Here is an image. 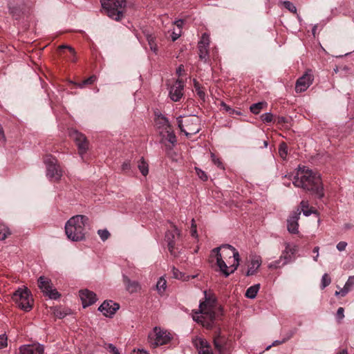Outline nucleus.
<instances>
[{"instance_id": "obj_3", "label": "nucleus", "mask_w": 354, "mask_h": 354, "mask_svg": "<svg viewBox=\"0 0 354 354\" xmlns=\"http://www.w3.org/2000/svg\"><path fill=\"white\" fill-rule=\"evenodd\" d=\"M218 308L215 295L210 290H205L204 301L200 302L198 310L193 312L192 318L203 326L211 328L213 327Z\"/></svg>"}, {"instance_id": "obj_17", "label": "nucleus", "mask_w": 354, "mask_h": 354, "mask_svg": "<svg viewBox=\"0 0 354 354\" xmlns=\"http://www.w3.org/2000/svg\"><path fill=\"white\" fill-rule=\"evenodd\" d=\"M184 83L181 80H176L170 87L169 95L174 102H178L183 95Z\"/></svg>"}, {"instance_id": "obj_24", "label": "nucleus", "mask_w": 354, "mask_h": 354, "mask_svg": "<svg viewBox=\"0 0 354 354\" xmlns=\"http://www.w3.org/2000/svg\"><path fill=\"white\" fill-rule=\"evenodd\" d=\"M261 258L260 257H255L251 260L250 265L248 269L246 274L248 276L253 275L256 273L258 268L261 265Z\"/></svg>"}, {"instance_id": "obj_21", "label": "nucleus", "mask_w": 354, "mask_h": 354, "mask_svg": "<svg viewBox=\"0 0 354 354\" xmlns=\"http://www.w3.org/2000/svg\"><path fill=\"white\" fill-rule=\"evenodd\" d=\"M80 297L84 308L92 305L97 301L96 295L93 292L88 290H80Z\"/></svg>"}, {"instance_id": "obj_47", "label": "nucleus", "mask_w": 354, "mask_h": 354, "mask_svg": "<svg viewBox=\"0 0 354 354\" xmlns=\"http://www.w3.org/2000/svg\"><path fill=\"white\" fill-rule=\"evenodd\" d=\"M346 286L348 287L350 290L354 288V276L348 277L347 281L345 283Z\"/></svg>"}, {"instance_id": "obj_31", "label": "nucleus", "mask_w": 354, "mask_h": 354, "mask_svg": "<svg viewBox=\"0 0 354 354\" xmlns=\"http://www.w3.org/2000/svg\"><path fill=\"white\" fill-rule=\"evenodd\" d=\"M167 288V281L163 277H160L156 283V290L159 294L164 293Z\"/></svg>"}, {"instance_id": "obj_12", "label": "nucleus", "mask_w": 354, "mask_h": 354, "mask_svg": "<svg viewBox=\"0 0 354 354\" xmlns=\"http://www.w3.org/2000/svg\"><path fill=\"white\" fill-rule=\"evenodd\" d=\"M180 238V230L174 225L172 229L168 230L165 234V241L171 255L176 256L178 248H176V242Z\"/></svg>"}, {"instance_id": "obj_1", "label": "nucleus", "mask_w": 354, "mask_h": 354, "mask_svg": "<svg viewBox=\"0 0 354 354\" xmlns=\"http://www.w3.org/2000/svg\"><path fill=\"white\" fill-rule=\"evenodd\" d=\"M209 262L214 263L225 277L232 274L239 266V254L238 251L230 245H223L214 248L209 255Z\"/></svg>"}, {"instance_id": "obj_49", "label": "nucleus", "mask_w": 354, "mask_h": 354, "mask_svg": "<svg viewBox=\"0 0 354 354\" xmlns=\"http://www.w3.org/2000/svg\"><path fill=\"white\" fill-rule=\"evenodd\" d=\"M290 337V336L288 337L287 338H283L282 340H276L274 341L272 345H270L268 346L267 348H266V350H268L270 348H271V346H277V345H279V344H283L284 342H286L289 338Z\"/></svg>"}, {"instance_id": "obj_48", "label": "nucleus", "mask_w": 354, "mask_h": 354, "mask_svg": "<svg viewBox=\"0 0 354 354\" xmlns=\"http://www.w3.org/2000/svg\"><path fill=\"white\" fill-rule=\"evenodd\" d=\"M346 246H347V243L346 242H345V241H340V242H339L337 244L336 248H337V249L339 251L342 252V251L345 250Z\"/></svg>"}, {"instance_id": "obj_60", "label": "nucleus", "mask_w": 354, "mask_h": 354, "mask_svg": "<svg viewBox=\"0 0 354 354\" xmlns=\"http://www.w3.org/2000/svg\"><path fill=\"white\" fill-rule=\"evenodd\" d=\"M179 37H180V33H178V34L174 33L172 35V40L176 41Z\"/></svg>"}, {"instance_id": "obj_57", "label": "nucleus", "mask_w": 354, "mask_h": 354, "mask_svg": "<svg viewBox=\"0 0 354 354\" xmlns=\"http://www.w3.org/2000/svg\"><path fill=\"white\" fill-rule=\"evenodd\" d=\"M191 235L193 236V237H195L196 238L198 234H197V230H196V228H194V229H191Z\"/></svg>"}, {"instance_id": "obj_9", "label": "nucleus", "mask_w": 354, "mask_h": 354, "mask_svg": "<svg viewBox=\"0 0 354 354\" xmlns=\"http://www.w3.org/2000/svg\"><path fill=\"white\" fill-rule=\"evenodd\" d=\"M46 166V176L50 180L58 181L62 176V170L57 164V160L52 156L48 155L44 160Z\"/></svg>"}, {"instance_id": "obj_19", "label": "nucleus", "mask_w": 354, "mask_h": 354, "mask_svg": "<svg viewBox=\"0 0 354 354\" xmlns=\"http://www.w3.org/2000/svg\"><path fill=\"white\" fill-rule=\"evenodd\" d=\"M119 304L111 300L104 301L98 310L106 317H111L119 309Z\"/></svg>"}, {"instance_id": "obj_13", "label": "nucleus", "mask_w": 354, "mask_h": 354, "mask_svg": "<svg viewBox=\"0 0 354 354\" xmlns=\"http://www.w3.org/2000/svg\"><path fill=\"white\" fill-rule=\"evenodd\" d=\"M71 138L76 143L79 154L83 158V155L86 153L88 149V142L86 136L75 129H71L69 132Z\"/></svg>"}, {"instance_id": "obj_45", "label": "nucleus", "mask_w": 354, "mask_h": 354, "mask_svg": "<svg viewBox=\"0 0 354 354\" xmlns=\"http://www.w3.org/2000/svg\"><path fill=\"white\" fill-rule=\"evenodd\" d=\"M195 169H196V174L202 180L205 181L207 180V176L205 171H203V170H201V169H199L198 167H196Z\"/></svg>"}, {"instance_id": "obj_63", "label": "nucleus", "mask_w": 354, "mask_h": 354, "mask_svg": "<svg viewBox=\"0 0 354 354\" xmlns=\"http://www.w3.org/2000/svg\"><path fill=\"white\" fill-rule=\"evenodd\" d=\"M66 315V313H64V314H62L60 313L59 315H57V316L59 317V318H62V317H64L65 315Z\"/></svg>"}, {"instance_id": "obj_38", "label": "nucleus", "mask_w": 354, "mask_h": 354, "mask_svg": "<svg viewBox=\"0 0 354 354\" xmlns=\"http://www.w3.org/2000/svg\"><path fill=\"white\" fill-rule=\"evenodd\" d=\"M261 119L265 123H270L273 120V115L270 112L265 113L261 115Z\"/></svg>"}, {"instance_id": "obj_26", "label": "nucleus", "mask_w": 354, "mask_h": 354, "mask_svg": "<svg viewBox=\"0 0 354 354\" xmlns=\"http://www.w3.org/2000/svg\"><path fill=\"white\" fill-rule=\"evenodd\" d=\"M124 283L127 286V289L130 292H136L138 291L140 288V285L136 281H131L127 278H124Z\"/></svg>"}, {"instance_id": "obj_30", "label": "nucleus", "mask_w": 354, "mask_h": 354, "mask_svg": "<svg viewBox=\"0 0 354 354\" xmlns=\"http://www.w3.org/2000/svg\"><path fill=\"white\" fill-rule=\"evenodd\" d=\"M138 167L143 176H147L149 173L148 163L145 160L144 158H141L138 162Z\"/></svg>"}, {"instance_id": "obj_41", "label": "nucleus", "mask_w": 354, "mask_h": 354, "mask_svg": "<svg viewBox=\"0 0 354 354\" xmlns=\"http://www.w3.org/2000/svg\"><path fill=\"white\" fill-rule=\"evenodd\" d=\"M96 76L92 75L78 84V86L82 88L86 84H91L96 80Z\"/></svg>"}, {"instance_id": "obj_43", "label": "nucleus", "mask_w": 354, "mask_h": 354, "mask_svg": "<svg viewBox=\"0 0 354 354\" xmlns=\"http://www.w3.org/2000/svg\"><path fill=\"white\" fill-rule=\"evenodd\" d=\"M283 5L288 10H290L291 12L295 13L297 11V8L295 6V5L291 3L290 1H286L283 2Z\"/></svg>"}, {"instance_id": "obj_25", "label": "nucleus", "mask_w": 354, "mask_h": 354, "mask_svg": "<svg viewBox=\"0 0 354 354\" xmlns=\"http://www.w3.org/2000/svg\"><path fill=\"white\" fill-rule=\"evenodd\" d=\"M301 209L306 216H309L312 214H315L317 212L316 210H314L312 207H310L309 203L307 201H302L300 203Z\"/></svg>"}, {"instance_id": "obj_59", "label": "nucleus", "mask_w": 354, "mask_h": 354, "mask_svg": "<svg viewBox=\"0 0 354 354\" xmlns=\"http://www.w3.org/2000/svg\"><path fill=\"white\" fill-rule=\"evenodd\" d=\"M0 138L4 140L5 139V136H4V133H3V128L1 127V126L0 125Z\"/></svg>"}, {"instance_id": "obj_20", "label": "nucleus", "mask_w": 354, "mask_h": 354, "mask_svg": "<svg viewBox=\"0 0 354 354\" xmlns=\"http://www.w3.org/2000/svg\"><path fill=\"white\" fill-rule=\"evenodd\" d=\"M193 343L196 347L199 354H214L209 342L201 337H196Z\"/></svg>"}, {"instance_id": "obj_36", "label": "nucleus", "mask_w": 354, "mask_h": 354, "mask_svg": "<svg viewBox=\"0 0 354 354\" xmlns=\"http://www.w3.org/2000/svg\"><path fill=\"white\" fill-rule=\"evenodd\" d=\"M331 282V279L328 274H324L322 278L321 288L324 289Z\"/></svg>"}, {"instance_id": "obj_14", "label": "nucleus", "mask_w": 354, "mask_h": 354, "mask_svg": "<svg viewBox=\"0 0 354 354\" xmlns=\"http://www.w3.org/2000/svg\"><path fill=\"white\" fill-rule=\"evenodd\" d=\"M313 75L310 71L306 72L296 82L295 91L297 93H301L306 91L313 84Z\"/></svg>"}, {"instance_id": "obj_54", "label": "nucleus", "mask_w": 354, "mask_h": 354, "mask_svg": "<svg viewBox=\"0 0 354 354\" xmlns=\"http://www.w3.org/2000/svg\"><path fill=\"white\" fill-rule=\"evenodd\" d=\"M184 71V66L183 65H180L178 68L176 69V73L180 76L181 75L182 73Z\"/></svg>"}, {"instance_id": "obj_4", "label": "nucleus", "mask_w": 354, "mask_h": 354, "mask_svg": "<svg viewBox=\"0 0 354 354\" xmlns=\"http://www.w3.org/2000/svg\"><path fill=\"white\" fill-rule=\"evenodd\" d=\"M88 223V218L84 215L72 216L65 224V232L68 239L73 241H80L84 239L86 226Z\"/></svg>"}, {"instance_id": "obj_7", "label": "nucleus", "mask_w": 354, "mask_h": 354, "mask_svg": "<svg viewBox=\"0 0 354 354\" xmlns=\"http://www.w3.org/2000/svg\"><path fill=\"white\" fill-rule=\"evenodd\" d=\"M171 339L172 335L170 332L158 326L154 327L148 335V342L151 348L167 344Z\"/></svg>"}, {"instance_id": "obj_8", "label": "nucleus", "mask_w": 354, "mask_h": 354, "mask_svg": "<svg viewBox=\"0 0 354 354\" xmlns=\"http://www.w3.org/2000/svg\"><path fill=\"white\" fill-rule=\"evenodd\" d=\"M12 298L21 310L29 311L32 309L33 299L28 288H19L14 292Z\"/></svg>"}, {"instance_id": "obj_64", "label": "nucleus", "mask_w": 354, "mask_h": 354, "mask_svg": "<svg viewBox=\"0 0 354 354\" xmlns=\"http://www.w3.org/2000/svg\"><path fill=\"white\" fill-rule=\"evenodd\" d=\"M318 257H319V254H316V256L314 257V260H315V261H317Z\"/></svg>"}, {"instance_id": "obj_28", "label": "nucleus", "mask_w": 354, "mask_h": 354, "mask_svg": "<svg viewBox=\"0 0 354 354\" xmlns=\"http://www.w3.org/2000/svg\"><path fill=\"white\" fill-rule=\"evenodd\" d=\"M267 106L266 102H260L250 106V110L254 114H259L260 111Z\"/></svg>"}, {"instance_id": "obj_42", "label": "nucleus", "mask_w": 354, "mask_h": 354, "mask_svg": "<svg viewBox=\"0 0 354 354\" xmlns=\"http://www.w3.org/2000/svg\"><path fill=\"white\" fill-rule=\"evenodd\" d=\"M281 261H283V259H281V257H279L278 260L272 261L270 263H269L268 268L270 269H277L281 266H283L282 264L281 265Z\"/></svg>"}, {"instance_id": "obj_44", "label": "nucleus", "mask_w": 354, "mask_h": 354, "mask_svg": "<svg viewBox=\"0 0 354 354\" xmlns=\"http://www.w3.org/2000/svg\"><path fill=\"white\" fill-rule=\"evenodd\" d=\"M350 290H351L349 289V288L344 285V286L339 291H336L335 294L336 296L339 295L341 297H344Z\"/></svg>"}, {"instance_id": "obj_35", "label": "nucleus", "mask_w": 354, "mask_h": 354, "mask_svg": "<svg viewBox=\"0 0 354 354\" xmlns=\"http://www.w3.org/2000/svg\"><path fill=\"white\" fill-rule=\"evenodd\" d=\"M147 39L148 41V44L149 45V47L152 51H153L155 53H157L158 48L157 45L154 41V38L151 35H147Z\"/></svg>"}, {"instance_id": "obj_34", "label": "nucleus", "mask_w": 354, "mask_h": 354, "mask_svg": "<svg viewBox=\"0 0 354 354\" xmlns=\"http://www.w3.org/2000/svg\"><path fill=\"white\" fill-rule=\"evenodd\" d=\"M165 132L167 133L166 140L172 145L175 144L176 142V138L171 128L165 131Z\"/></svg>"}, {"instance_id": "obj_29", "label": "nucleus", "mask_w": 354, "mask_h": 354, "mask_svg": "<svg viewBox=\"0 0 354 354\" xmlns=\"http://www.w3.org/2000/svg\"><path fill=\"white\" fill-rule=\"evenodd\" d=\"M10 234L11 232L9 227L5 223L0 221V241L5 240Z\"/></svg>"}, {"instance_id": "obj_2", "label": "nucleus", "mask_w": 354, "mask_h": 354, "mask_svg": "<svg viewBox=\"0 0 354 354\" xmlns=\"http://www.w3.org/2000/svg\"><path fill=\"white\" fill-rule=\"evenodd\" d=\"M292 183L295 187L310 192L322 198L324 196L320 175L306 167H299L294 176Z\"/></svg>"}, {"instance_id": "obj_18", "label": "nucleus", "mask_w": 354, "mask_h": 354, "mask_svg": "<svg viewBox=\"0 0 354 354\" xmlns=\"http://www.w3.org/2000/svg\"><path fill=\"white\" fill-rule=\"evenodd\" d=\"M301 212L299 209L295 212H293L292 214L289 216L287 220V228L288 231L291 234H298L299 233V223L298 221L299 219Z\"/></svg>"}, {"instance_id": "obj_50", "label": "nucleus", "mask_w": 354, "mask_h": 354, "mask_svg": "<svg viewBox=\"0 0 354 354\" xmlns=\"http://www.w3.org/2000/svg\"><path fill=\"white\" fill-rule=\"evenodd\" d=\"M122 170L124 171H127L130 170L131 169V163L129 160L124 161L122 166H121Z\"/></svg>"}, {"instance_id": "obj_16", "label": "nucleus", "mask_w": 354, "mask_h": 354, "mask_svg": "<svg viewBox=\"0 0 354 354\" xmlns=\"http://www.w3.org/2000/svg\"><path fill=\"white\" fill-rule=\"evenodd\" d=\"M297 250V247L295 245L288 243H285V249L282 251L280 256L281 259H283L282 266H285L291 262L294 259V255Z\"/></svg>"}, {"instance_id": "obj_32", "label": "nucleus", "mask_w": 354, "mask_h": 354, "mask_svg": "<svg viewBox=\"0 0 354 354\" xmlns=\"http://www.w3.org/2000/svg\"><path fill=\"white\" fill-rule=\"evenodd\" d=\"M194 87L198 97L204 100L205 97V91L196 80H194Z\"/></svg>"}, {"instance_id": "obj_5", "label": "nucleus", "mask_w": 354, "mask_h": 354, "mask_svg": "<svg viewBox=\"0 0 354 354\" xmlns=\"http://www.w3.org/2000/svg\"><path fill=\"white\" fill-rule=\"evenodd\" d=\"M103 12L115 21L121 20L124 17L125 0H100Z\"/></svg>"}, {"instance_id": "obj_6", "label": "nucleus", "mask_w": 354, "mask_h": 354, "mask_svg": "<svg viewBox=\"0 0 354 354\" xmlns=\"http://www.w3.org/2000/svg\"><path fill=\"white\" fill-rule=\"evenodd\" d=\"M177 122L180 131L188 138L198 133L201 129L199 119L195 115L180 116L177 118Z\"/></svg>"}, {"instance_id": "obj_15", "label": "nucleus", "mask_w": 354, "mask_h": 354, "mask_svg": "<svg viewBox=\"0 0 354 354\" xmlns=\"http://www.w3.org/2000/svg\"><path fill=\"white\" fill-rule=\"evenodd\" d=\"M209 36L207 33L202 35L201 39L198 44V55L201 60L206 61L208 57V48L209 46Z\"/></svg>"}, {"instance_id": "obj_62", "label": "nucleus", "mask_w": 354, "mask_h": 354, "mask_svg": "<svg viewBox=\"0 0 354 354\" xmlns=\"http://www.w3.org/2000/svg\"><path fill=\"white\" fill-rule=\"evenodd\" d=\"M319 247H317V246L315 247L314 249H313V252L316 253V254H319Z\"/></svg>"}, {"instance_id": "obj_61", "label": "nucleus", "mask_w": 354, "mask_h": 354, "mask_svg": "<svg viewBox=\"0 0 354 354\" xmlns=\"http://www.w3.org/2000/svg\"><path fill=\"white\" fill-rule=\"evenodd\" d=\"M194 228H196V224L195 223V220L193 218L192 220V226H191V229H194Z\"/></svg>"}, {"instance_id": "obj_58", "label": "nucleus", "mask_w": 354, "mask_h": 354, "mask_svg": "<svg viewBox=\"0 0 354 354\" xmlns=\"http://www.w3.org/2000/svg\"><path fill=\"white\" fill-rule=\"evenodd\" d=\"M175 24L178 27L181 28L183 25V20H178L175 21Z\"/></svg>"}, {"instance_id": "obj_56", "label": "nucleus", "mask_w": 354, "mask_h": 354, "mask_svg": "<svg viewBox=\"0 0 354 354\" xmlns=\"http://www.w3.org/2000/svg\"><path fill=\"white\" fill-rule=\"evenodd\" d=\"M61 48H68L69 50V51L71 53V54L73 55H75V50L74 48H73L71 46H60Z\"/></svg>"}, {"instance_id": "obj_39", "label": "nucleus", "mask_w": 354, "mask_h": 354, "mask_svg": "<svg viewBox=\"0 0 354 354\" xmlns=\"http://www.w3.org/2000/svg\"><path fill=\"white\" fill-rule=\"evenodd\" d=\"M221 106L224 110H225L227 112H228L230 114H234V113H236L237 115H240L241 114V113L239 111H236V110L232 109L230 106L226 104L224 102H221Z\"/></svg>"}, {"instance_id": "obj_51", "label": "nucleus", "mask_w": 354, "mask_h": 354, "mask_svg": "<svg viewBox=\"0 0 354 354\" xmlns=\"http://www.w3.org/2000/svg\"><path fill=\"white\" fill-rule=\"evenodd\" d=\"M344 310L342 307H339L337 309L336 316L338 319H342L344 318Z\"/></svg>"}, {"instance_id": "obj_23", "label": "nucleus", "mask_w": 354, "mask_h": 354, "mask_svg": "<svg viewBox=\"0 0 354 354\" xmlns=\"http://www.w3.org/2000/svg\"><path fill=\"white\" fill-rule=\"evenodd\" d=\"M156 125L159 129H162L160 133L162 134L163 131L168 130L171 128L169 122L166 117L162 114L157 115L155 119Z\"/></svg>"}, {"instance_id": "obj_53", "label": "nucleus", "mask_w": 354, "mask_h": 354, "mask_svg": "<svg viewBox=\"0 0 354 354\" xmlns=\"http://www.w3.org/2000/svg\"><path fill=\"white\" fill-rule=\"evenodd\" d=\"M131 354H149L144 349H134Z\"/></svg>"}, {"instance_id": "obj_27", "label": "nucleus", "mask_w": 354, "mask_h": 354, "mask_svg": "<svg viewBox=\"0 0 354 354\" xmlns=\"http://www.w3.org/2000/svg\"><path fill=\"white\" fill-rule=\"evenodd\" d=\"M260 288L259 284H255L249 287L245 292V297L250 299H254L256 297Z\"/></svg>"}, {"instance_id": "obj_11", "label": "nucleus", "mask_w": 354, "mask_h": 354, "mask_svg": "<svg viewBox=\"0 0 354 354\" xmlns=\"http://www.w3.org/2000/svg\"><path fill=\"white\" fill-rule=\"evenodd\" d=\"M38 286L42 292L49 299H57L60 294L53 288L51 281L44 277H40L38 279Z\"/></svg>"}, {"instance_id": "obj_52", "label": "nucleus", "mask_w": 354, "mask_h": 354, "mask_svg": "<svg viewBox=\"0 0 354 354\" xmlns=\"http://www.w3.org/2000/svg\"><path fill=\"white\" fill-rule=\"evenodd\" d=\"M173 274H174V277L176 279H183V274L181 272H180L178 270H176L174 268L173 270Z\"/></svg>"}, {"instance_id": "obj_40", "label": "nucleus", "mask_w": 354, "mask_h": 354, "mask_svg": "<svg viewBox=\"0 0 354 354\" xmlns=\"http://www.w3.org/2000/svg\"><path fill=\"white\" fill-rule=\"evenodd\" d=\"M97 234L100 236V239L103 241L107 240L109 239V237L110 236L109 232L107 230H106V229H104V230H99L97 231Z\"/></svg>"}, {"instance_id": "obj_10", "label": "nucleus", "mask_w": 354, "mask_h": 354, "mask_svg": "<svg viewBox=\"0 0 354 354\" xmlns=\"http://www.w3.org/2000/svg\"><path fill=\"white\" fill-rule=\"evenodd\" d=\"M213 344L218 354H231V342L219 331L214 335Z\"/></svg>"}, {"instance_id": "obj_55", "label": "nucleus", "mask_w": 354, "mask_h": 354, "mask_svg": "<svg viewBox=\"0 0 354 354\" xmlns=\"http://www.w3.org/2000/svg\"><path fill=\"white\" fill-rule=\"evenodd\" d=\"M109 348H111V351L112 352L113 354H120L116 347L114 346L113 345L111 344L109 346Z\"/></svg>"}, {"instance_id": "obj_33", "label": "nucleus", "mask_w": 354, "mask_h": 354, "mask_svg": "<svg viewBox=\"0 0 354 354\" xmlns=\"http://www.w3.org/2000/svg\"><path fill=\"white\" fill-rule=\"evenodd\" d=\"M279 153L281 158L286 159L288 155V146L286 143L282 142L279 147Z\"/></svg>"}, {"instance_id": "obj_46", "label": "nucleus", "mask_w": 354, "mask_h": 354, "mask_svg": "<svg viewBox=\"0 0 354 354\" xmlns=\"http://www.w3.org/2000/svg\"><path fill=\"white\" fill-rule=\"evenodd\" d=\"M8 345V338L5 334L0 335V349L6 347Z\"/></svg>"}, {"instance_id": "obj_37", "label": "nucleus", "mask_w": 354, "mask_h": 354, "mask_svg": "<svg viewBox=\"0 0 354 354\" xmlns=\"http://www.w3.org/2000/svg\"><path fill=\"white\" fill-rule=\"evenodd\" d=\"M211 158L213 163L218 168L222 169H225L222 161L218 158H217L214 153H211Z\"/></svg>"}, {"instance_id": "obj_22", "label": "nucleus", "mask_w": 354, "mask_h": 354, "mask_svg": "<svg viewBox=\"0 0 354 354\" xmlns=\"http://www.w3.org/2000/svg\"><path fill=\"white\" fill-rule=\"evenodd\" d=\"M44 348L41 344L23 345L19 348V354H43Z\"/></svg>"}]
</instances>
